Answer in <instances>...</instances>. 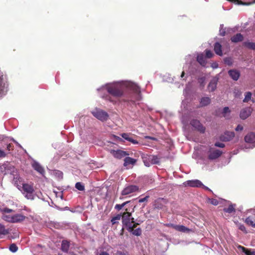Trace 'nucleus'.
I'll use <instances>...</instances> for the list:
<instances>
[{
  "instance_id": "7c9ffc66",
  "label": "nucleus",
  "mask_w": 255,
  "mask_h": 255,
  "mask_svg": "<svg viewBox=\"0 0 255 255\" xmlns=\"http://www.w3.org/2000/svg\"><path fill=\"white\" fill-rule=\"evenodd\" d=\"M69 248V243L67 241H63L61 244V250L64 252H67Z\"/></svg>"
},
{
  "instance_id": "3c124183",
  "label": "nucleus",
  "mask_w": 255,
  "mask_h": 255,
  "mask_svg": "<svg viewBox=\"0 0 255 255\" xmlns=\"http://www.w3.org/2000/svg\"><path fill=\"white\" fill-rule=\"evenodd\" d=\"M243 129V127L240 125H239L236 128H235V130L237 131H241Z\"/></svg>"
},
{
  "instance_id": "39448f33",
  "label": "nucleus",
  "mask_w": 255,
  "mask_h": 255,
  "mask_svg": "<svg viewBox=\"0 0 255 255\" xmlns=\"http://www.w3.org/2000/svg\"><path fill=\"white\" fill-rule=\"evenodd\" d=\"M94 117L102 122L106 121L109 118L108 114L102 109L96 108L91 112Z\"/></svg>"
},
{
  "instance_id": "ddd939ff",
  "label": "nucleus",
  "mask_w": 255,
  "mask_h": 255,
  "mask_svg": "<svg viewBox=\"0 0 255 255\" xmlns=\"http://www.w3.org/2000/svg\"><path fill=\"white\" fill-rule=\"evenodd\" d=\"M235 136L233 131H227L220 136V140L223 141H228L232 140Z\"/></svg>"
},
{
  "instance_id": "e2e57ef3",
  "label": "nucleus",
  "mask_w": 255,
  "mask_h": 255,
  "mask_svg": "<svg viewBox=\"0 0 255 255\" xmlns=\"http://www.w3.org/2000/svg\"><path fill=\"white\" fill-rule=\"evenodd\" d=\"M184 102L183 101L182 103V105H183L184 106Z\"/></svg>"
},
{
  "instance_id": "09e8293b",
  "label": "nucleus",
  "mask_w": 255,
  "mask_h": 255,
  "mask_svg": "<svg viewBox=\"0 0 255 255\" xmlns=\"http://www.w3.org/2000/svg\"><path fill=\"white\" fill-rule=\"evenodd\" d=\"M149 196H146L145 197L140 198L138 200L139 203H142L144 202H146L147 201L148 199L149 198Z\"/></svg>"
},
{
  "instance_id": "aec40b11",
  "label": "nucleus",
  "mask_w": 255,
  "mask_h": 255,
  "mask_svg": "<svg viewBox=\"0 0 255 255\" xmlns=\"http://www.w3.org/2000/svg\"><path fill=\"white\" fill-rule=\"evenodd\" d=\"M113 154L115 157L118 158H121L128 155L126 151L122 150H113Z\"/></svg>"
},
{
  "instance_id": "4d7b16f0",
  "label": "nucleus",
  "mask_w": 255,
  "mask_h": 255,
  "mask_svg": "<svg viewBox=\"0 0 255 255\" xmlns=\"http://www.w3.org/2000/svg\"><path fill=\"white\" fill-rule=\"evenodd\" d=\"M144 137H145V138H146V139H150L154 140H157V139L156 138L151 137V136H145Z\"/></svg>"
},
{
  "instance_id": "72a5a7b5",
  "label": "nucleus",
  "mask_w": 255,
  "mask_h": 255,
  "mask_svg": "<svg viewBox=\"0 0 255 255\" xmlns=\"http://www.w3.org/2000/svg\"><path fill=\"white\" fill-rule=\"evenodd\" d=\"M244 45L247 47L255 50V43L250 41H246L244 42Z\"/></svg>"
},
{
  "instance_id": "a18cd8bd",
  "label": "nucleus",
  "mask_w": 255,
  "mask_h": 255,
  "mask_svg": "<svg viewBox=\"0 0 255 255\" xmlns=\"http://www.w3.org/2000/svg\"><path fill=\"white\" fill-rule=\"evenodd\" d=\"M206 57L208 58H211L213 55V53L211 50H206Z\"/></svg>"
},
{
  "instance_id": "a211bd4d",
  "label": "nucleus",
  "mask_w": 255,
  "mask_h": 255,
  "mask_svg": "<svg viewBox=\"0 0 255 255\" xmlns=\"http://www.w3.org/2000/svg\"><path fill=\"white\" fill-rule=\"evenodd\" d=\"M26 218V217L20 214H17L12 215V223H19L24 221Z\"/></svg>"
},
{
  "instance_id": "c756f323",
  "label": "nucleus",
  "mask_w": 255,
  "mask_h": 255,
  "mask_svg": "<svg viewBox=\"0 0 255 255\" xmlns=\"http://www.w3.org/2000/svg\"><path fill=\"white\" fill-rule=\"evenodd\" d=\"M231 111L228 107H225L222 111L223 116L226 119H229L230 117Z\"/></svg>"
},
{
  "instance_id": "9d476101",
  "label": "nucleus",
  "mask_w": 255,
  "mask_h": 255,
  "mask_svg": "<svg viewBox=\"0 0 255 255\" xmlns=\"http://www.w3.org/2000/svg\"><path fill=\"white\" fill-rule=\"evenodd\" d=\"M185 184L193 187H201L206 190L212 191L208 187L203 185L200 180L197 179L187 181Z\"/></svg>"
},
{
  "instance_id": "6ab92c4d",
  "label": "nucleus",
  "mask_w": 255,
  "mask_h": 255,
  "mask_svg": "<svg viewBox=\"0 0 255 255\" xmlns=\"http://www.w3.org/2000/svg\"><path fill=\"white\" fill-rule=\"evenodd\" d=\"M137 224L134 223L131 225V230L127 228V230L130 233H132L133 235L139 236L141 234V230L140 228H138L135 230L134 228H135Z\"/></svg>"
},
{
  "instance_id": "4be33fe9",
  "label": "nucleus",
  "mask_w": 255,
  "mask_h": 255,
  "mask_svg": "<svg viewBox=\"0 0 255 255\" xmlns=\"http://www.w3.org/2000/svg\"><path fill=\"white\" fill-rule=\"evenodd\" d=\"M238 248L239 250L244 253L246 255H255V250L248 249L241 246H239Z\"/></svg>"
},
{
  "instance_id": "2f4dec72",
  "label": "nucleus",
  "mask_w": 255,
  "mask_h": 255,
  "mask_svg": "<svg viewBox=\"0 0 255 255\" xmlns=\"http://www.w3.org/2000/svg\"><path fill=\"white\" fill-rule=\"evenodd\" d=\"M210 103V99L209 97L202 98L200 101V104L202 106H206Z\"/></svg>"
},
{
  "instance_id": "c9c22d12",
  "label": "nucleus",
  "mask_w": 255,
  "mask_h": 255,
  "mask_svg": "<svg viewBox=\"0 0 255 255\" xmlns=\"http://www.w3.org/2000/svg\"><path fill=\"white\" fill-rule=\"evenodd\" d=\"M2 219L6 222L12 223V215H7L5 214H2Z\"/></svg>"
},
{
  "instance_id": "bf43d9fd",
  "label": "nucleus",
  "mask_w": 255,
  "mask_h": 255,
  "mask_svg": "<svg viewBox=\"0 0 255 255\" xmlns=\"http://www.w3.org/2000/svg\"><path fill=\"white\" fill-rule=\"evenodd\" d=\"M99 255H109V254L108 253H107L106 252L103 251V252H101L100 253Z\"/></svg>"
},
{
  "instance_id": "f257e3e1",
  "label": "nucleus",
  "mask_w": 255,
  "mask_h": 255,
  "mask_svg": "<svg viewBox=\"0 0 255 255\" xmlns=\"http://www.w3.org/2000/svg\"><path fill=\"white\" fill-rule=\"evenodd\" d=\"M127 90L131 91L128 100L135 102L141 100V94L139 87L135 83L129 81H120L109 83L97 89L100 96L113 102L109 96H105V92L115 98H120L124 96Z\"/></svg>"
},
{
  "instance_id": "de8ad7c7",
  "label": "nucleus",
  "mask_w": 255,
  "mask_h": 255,
  "mask_svg": "<svg viewBox=\"0 0 255 255\" xmlns=\"http://www.w3.org/2000/svg\"><path fill=\"white\" fill-rule=\"evenodd\" d=\"M214 147H219L223 148L225 147V144L224 143H221V142H216L215 143Z\"/></svg>"
},
{
  "instance_id": "58836bf2",
  "label": "nucleus",
  "mask_w": 255,
  "mask_h": 255,
  "mask_svg": "<svg viewBox=\"0 0 255 255\" xmlns=\"http://www.w3.org/2000/svg\"><path fill=\"white\" fill-rule=\"evenodd\" d=\"M75 188L79 191H84L85 187L84 185L81 182H77L75 184Z\"/></svg>"
},
{
  "instance_id": "c03bdc74",
  "label": "nucleus",
  "mask_w": 255,
  "mask_h": 255,
  "mask_svg": "<svg viewBox=\"0 0 255 255\" xmlns=\"http://www.w3.org/2000/svg\"><path fill=\"white\" fill-rule=\"evenodd\" d=\"M223 24H221L220 25V35L223 36H225V33H226V31H225V29L223 28Z\"/></svg>"
},
{
  "instance_id": "5701e85b",
  "label": "nucleus",
  "mask_w": 255,
  "mask_h": 255,
  "mask_svg": "<svg viewBox=\"0 0 255 255\" xmlns=\"http://www.w3.org/2000/svg\"><path fill=\"white\" fill-rule=\"evenodd\" d=\"M197 61L202 66L204 67L206 65L207 62L203 53L197 54Z\"/></svg>"
},
{
  "instance_id": "603ef678",
  "label": "nucleus",
  "mask_w": 255,
  "mask_h": 255,
  "mask_svg": "<svg viewBox=\"0 0 255 255\" xmlns=\"http://www.w3.org/2000/svg\"><path fill=\"white\" fill-rule=\"evenodd\" d=\"M166 226L168 227H171V228H174L176 230V227H177L178 225H174V224H168L166 225Z\"/></svg>"
},
{
  "instance_id": "a878e982",
  "label": "nucleus",
  "mask_w": 255,
  "mask_h": 255,
  "mask_svg": "<svg viewBox=\"0 0 255 255\" xmlns=\"http://www.w3.org/2000/svg\"><path fill=\"white\" fill-rule=\"evenodd\" d=\"M214 51L217 55L219 56L222 55V46L219 43H215L214 45Z\"/></svg>"
},
{
  "instance_id": "4468645a",
  "label": "nucleus",
  "mask_w": 255,
  "mask_h": 255,
  "mask_svg": "<svg viewBox=\"0 0 255 255\" xmlns=\"http://www.w3.org/2000/svg\"><path fill=\"white\" fill-rule=\"evenodd\" d=\"M252 109L251 107H247L242 109L240 112V118L245 120L248 118L252 112Z\"/></svg>"
},
{
  "instance_id": "8fccbe9b",
  "label": "nucleus",
  "mask_w": 255,
  "mask_h": 255,
  "mask_svg": "<svg viewBox=\"0 0 255 255\" xmlns=\"http://www.w3.org/2000/svg\"><path fill=\"white\" fill-rule=\"evenodd\" d=\"M6 155V153L2 150L0 149V158L4 157Z\"/></svg>"
},
{
  "instance_id": "cd10ccee",
  "label": "nucleus",
  "mask_w": 255,
  "mask_h": 255,
  "mask_svg": "<svg viewBox=\"0 0 255 255\" xmlns=\"http://www.w3.org/2000/svg\"><path fill=\"white\" fill-rule=\"evenodd\" d=\"M176 227V230L183 233H188L191 231L190 229L183 225H178Z\"/></svg>"
},
{
  "instance_id": "ea45409f",
  "label": "nucleus",
  "mask_w": 255,
  "mask_h": 255,
  "mask_svg": "<svg viewBox=\"0 0 255 255\" xmlns=\"http://www.w3.org/2000/svg\"><path fill=\"white\" fill-rule=\"evenodd\" d=\"M129 201H127L124 203H123L122 204H116L115 205V208L117 210H121L126 204L128 203Z\"/></svg>"
},
{
  "instance_id": "7ed1b4c3",
  "label": "nucleus",
  "mask_w": 255,
  "mask_h": 255,
  "mask_svg": "<svg viewBox=\"0 0 255 255\" xmlns=\"http://www.w3.org/2000/svg\"><path fill=\"white\" fill-rule=\"evenodd\" d=\"M8 90V84L2 72L0 70V98L5 96Z\"/></svg>"
},
{
  "instance_id": "79ce46f5",
  "label": "nucleus",
  "mask_w": 255,
  "mask_h": 255,
  "mask_svg": "<svg viewBox=\"0 0 255 255\" xmlns=\"http://www.w3.org/2000/svg\"><path fill=\"white\" fill-rule=\"evenodd\" d=\"M225 63L228 65H232L233 64V60L231 58L228 57L224 59Z\"/></svg>"
},
{
  "instance_id": "37998d69",
  "label": "nucleus",
  "mask_w": 255,
  "mask_h": 255,
  "mask_svg": "<svg viewBox=\"0 0 255 255\" xmlns=\"http://www.w3.org/2000/svg\"><path fill=\"white\" fill-rule=\"evenodd\" d=\"M13 211L12 209H8L7 208H5L2 209H0V212H2V214H4L5 213H9L12 212Z\"/></svg>"
},
{
  "instance_id": "f03ea898",
  "label": "nucleus",
  "mask_w": 255,
  "mask_h": 255,
  "mask_svg": "<svg viewBox=\"0 0 255 255\" xmlns=\"http://www.w3.org/2000/svg\"><path fill=\"white\" fill-rule=\"evenodd\" d=\"M223 154V151L216 147H209L207 151V158L210 161H214L218 159Z\"/></svg>"
},
{
  "instance_id": "2eb2a0df",
  "label": "nucleus",
  "mask_w": 255,
  "mask_h": 255,
  "mask_svg": "<svg viewBox=\"0 0 255 255\" xmlns=\"http://www.w3.org/2000/svg\"><path fill=\"white\" fill-rule=\"evenodd\" d=\"M245 140L247 143H250L252 144V146L251 147L253 148L255 146V134L254 133L251 132L248 134L245 137Z\"/></svg>"
},
{
  "instance_id": "0e129e2a",
  "label": "nucleus",
  "mask_w": 255,
  "mask_h": 255,
  "mask_svg": "<svg viewBox=\"0 0 255 255\" xmlns=\"http://www.w3.org/2000/svg\"><path fill=\"white\" fill-rule=\"evenodd\" d=\"M187 87H186V89H185V92H186V91H187Z\"/></svg>"
},
{
  "instance_id": "423d86ee",
  "label": "nucleus",
  "mask_w": 255,
  "mask_h": 255,
  "mask_svg": "<svg viewBox=\"0 0 255 255\" xmlns=\"http://www.w3.org/2000/svg\"><path fill=\"white\" fill-rule=\"evenodd\" d=\"M245 214L247 216L245 222L249 225L255 228V208L248 210L245 212Z\"/></svg>"
},
{
  "instance_id": "69168bd1",
  "label": "nucleus",
  "mask_w": 255,
  "mask_h": 255,
  "mask_svg": "<svg viewBox=\"0 0 255 255\" xmlns=\"http://www.w3.org/2000/svg\"><path fill=\"white\" fill-rule=\"evenodd\" d=\"M255 1L253 3H255Z\"/></svg>"
},
{
  "instance_id": "e433bc0d",
  "label": "nucleus",
  "mask_w": 255,
  "mask_h": 255,
  "mask_svg": "<svg viewBox=\"0 0 255 255\" xmlns=\"http://www.w3.org/2000/svg\"><path fill=\"white\" fill-rule=\"evenodd\" d=\"M235 223H236V225L237 226V227L240 229L241 231L245 232V233H247V231H246V229L245 227V226L241 224V223H240L239 222H235Z\"/></svg>"
},
{
  "instance_id": "20e7f679",
  "label": "nucleus",
  "mask_w": 255,
  "mask_h": 255,
  "mask_svg": "<svg viewBox=\"0 0 255 255\" xmlns=\"http://www.w3.org/2000/svg\"><path fill=\"white\" fill-rule=\"evenodd\" d=\"M121 218L125 228L131 230V225L134 223V218H131V214L128 212H124Z\"/></svg>"
},
{
  "instance_id": "9b49d317",
  "label": "nucleus",
  "mask_w": 255,
  "mask_h": 255,
  "mask_svg": "<svg viewBox=\"0 0 255 255\" xmlns=\"http://www.w3.org/2000/svg\"><path fill=\"white\" fill-rule=\"evenodd\" d=\"M191 126L194 129L198 131L200 133H203L205 131L206 128L203 125L197 120H192L190 122Z\"/></svg>"
},
{
  "instance_id": "412c9836",
  "label": "nucleus",
  "mask_w": 255,
  "mask_h": 255,
  "mask_svg": "<svg viewBox=\"0 0 255 255\" xmlns=\"http://www.w3.org/2000/svg\"><path fill=\"white\" fill-rule=\"evenodd\" d=\"M32 166L35 170H36L40 174L43 175L44 173V169L38 162L34 161L32 163Z\"/></svg>"
},
{
  "instance_id": "f3484780",
  "label": "nucleus",
  "mask_w": 255,
  "mask_h": 255,
  "mask_svg": "<svg viewBox=\"0 0 255 255\" xmlns=\"http://www.w3.org/2000/svg\"><path fill=\"white\" fill-rule=\"evenodd\" d=\"M228 74L231 78L234 81H237L240 76V72L236 69L229 70Z\"/></svg>"
},
{
  "instance_id": "dca6fc26",
  "label": "nucleus",
  "mask_w": 255,
  "mask_h": 255,
  "mask_svg": "<svg viewBox=\"0 0 255 255\" xmlns=\"http://www.w3.org/2000/svg\"><path fill=\"white\" fill-rule=\"evenodd\" d=\"M218 81V78L214 77L210 82L208 86V89L210 92H213L215 90L217 87V84Z\"/></svg>"
},
{
  "instance_id": "13d9d810",
  "label": "nucleus",
  "mask_w": 255,
  "mask_h": 255,
  "mask_svg": "<svg viewBox=\"0 0 255 255\" xmlns=\"http://www.w3.org/2000/svg\"><path fill=\"white\" fill-rule=\"evenodd\" d=\"M212 67L215 69V68H217L218 67V64L216 63H214L212 64Z\"/></svg>"
},
{
  "instance_id": "0eeeda50",
  "label": "nucleus",
  "mask_w": 255,
  "mask_h": 255,
  "mask_svg": "<svg viewBox=\"0 0 255 255\" xmlns=\"http://www.w3.org/2000/svg\"><path fill=\"white\" fill-rule=\"evenodd\" d=\"M142 159L144 165L147 167L150 166L151 164H157L159 162L158 158L153 155H144Z\"/></svg>"
},
{
  "instance_id": "f8f14e48",
  "label": "nucleus",
  "mask_w": 255,
  "mask_h": 255,
  "mask_svg": "<svg viewBox=\"0 0 255 255\" xmlns=\"http://www.w3.org/2000/svg\"><path fill=\"white\" fill-rule=\"evenodd\" d=\"M139 190L138 187L136 185H131L126 186L122 191V195H128L131 193H135Z\"/></svg>"
},
{
  "instance_id": "49530a36",
  "label": "nucleus",
  "mask_w": 255,
  "mask_h": 255,
  "mask_svg": "<svg viewBox=\"0 0 255 255\" xmlns=\"http://www.w3.org/2000/svg\"><path fill=\"white\" fill-rule=\"evenodd\" d=\"M209 202L213 205H217L218 204V201L216 199H209Z\"/></svg>"
},
{
  "instance_id": "5fc2aeb1",
  "label": "nucleus",
  "mask_w": 255,
  "mask_h": 255,
  "mask_svg": "<svg viewBox=\"0 0 255 255\" xmlns=\"http://www.w3.org/2000/svg\"><path fill=\"white\" fill-rule=\"evenodd\" d=\"M114 255H126V254L124 252L117 251Z\"/></svg>"
},
{
  "instance_id": "052dcab7",
  "label": "nucleus",
  "mask_w": 255,
  "mask_h": 255,
  "mask_svg": "<svg viewBox=\"0 0 255 255\" xmlns=\"http://www.w3.org/2000/svg\"><path fill=\"white\" fill-rule=\"evenodd\" d=\"M204 79H203V78H201V79H199V82L200 83H201V86H202V87H204V85H202V83H203V82H204Z\"/></svg>"
},
{
  "instance_id": "b1692460",
  "label": "nucleus",
  "mask_w": 255,
  "mask_h": 255,
  "mask_svg": "<svg viewBox=\"0 0 255 255\" xmlns=\"http://www.w3.org/2000/svg\"><path fill=\"white\" fill-rule=\"evenodd\" d=\"M136 162V160L130 157H126L124 159V165L128 166L129 165H133Z\"/></svg>"
},
{
  "instance_id": "6e6552de",
  "label": "nucleus",
  "mask_w": 255,
  "mask_h": 255,
  "mask_svg": "<svg viewBox=\"0 0 255 255\" xmlns=\"http://www.w3.org/2000/svg\"><path fill=\"white\" fill-rule=\"evenodd\" d=\"M23 194L28 199H34V189L32 185L28 184H23L22 185Z\"/></svg>"
},
{
  "instance_id": "393cba45",
  "label": "nucleus",
  "mask_w": 255,
  "mask_h": 255,
  "mask_svg": "<svg viewBox=\"0 0 255 255\" xmlns=\"http://www.w3.org/2000/svg\"><path fill=\"white\" fill-rule=\"evenodd\" d=\"M122 136L126 140L131 142L132 143L134 144H136L138 143V142L137 140L133 139L128 133H123L122 134Z\"/></svg>"
},
{
  "instance_id": "864d4df0",
  "label": "nucleus",
  "mask_w": 255,
  "mask_h": 255,
  "mask_svg": "<svg viewBox=\"0 0 255 255\" xmlns=\"http://www.w3.org/2000/svg\"><path fill=\"white\" fill-rule=\"evenodd\" d=\"M56 174L58 176V177L60 178H62L63 173L60 171H57L56 172Z\"/></svg>"
},
{
  "instance_id": "bb28decb",
  "label": "nucleus",
  "mask_w": 255,
  "mask_h": 255,
  "mask_svg": "<svg viewBox=\"0 0 255 255\" xmlns=\"http://www.w3.org/2000/svg\"><path fill=\"white\" fill-rule=\"evenodd\" d=\"M231 39L233 42H238L242 41L243 40V36L241 33H238L236 35L233 36Z\"/></svg>"
},
{
  "instance_id": "680f3d73",
  "label": "nucleus",
  "mask_w": 255,
  "mask_h": 255,
  "mask_svg": "<svg viewBox=\"0 0 255 255\" xmlns=\"http://www.w3.org/2000/svg\"><path fill=\"white\" fill-rule=\"evenodd\" d=\"M12 140L19 146L21 147V145L15 140H14L13 139H12Z\"/></svg>"
},
{
  "instance_id": "f704fd0d",
  "label": "nucleus",
  "mask_w": 255,
  "mask_h": 255,
  "mask_svg": "<svg viewBox=\"0 0 255 255\" xmlns=\"http://www.w3.org/2000/svg\"><path fill=\"white\" fill-rule=\"evenodd\" d=\"M252 94L250 92H246L245 94V98L243 100V102L245 103L248 102L251 100Z\"/></svg>"
},
{
  "instance_id": "473e14b6",
  "label": "nucleus",
  "mask_w": 255,
  "mask_h": 255,
  "mask_svg": "<svg viewBox=\"0 0 255 255\" xmlns=\"http://www.w3.org/2000/svg\"><path fill=\"white\" fill-rule=\"evenodd\" d=\"M8 233V231L5 228V227L0 224V238L2 235H5Z\"/></svg>"
},
{
  "instance_id": "6e6d98bb",
  "label": "nucleus",
  "mask_w": 255,
  "mask_h": 255,
  "mask_svg": "<svg viewBox=\"0 0 255 255\" xmlns=\"http://www.w3.org/2000/svg\"><path fill=\"white\" fill-rule=\"evenodd\" d=\"M6 149L8 151H10L13 149V146L11 145V144H8L7 145Z\"/></svg>"
},
{
  "instance_id": "1a4fd4ad",
  "label": "nucleus",
  "mask_w": 255,
  "mask_h": 255,
  "mask_svg": "<svg viewBox=\"0 0 255 255\" xmlns=\"http://www.w3.org/2000/svg\"><path fill=\"white\" fill-rule=\"evenodd\" d=\"M194 56L189 55L186 57V64L183 67V71L181 75V77L183 78L185 75V71L187 73H190L191 70L190 69V66L192 65V62H195Z\"/></svg>"
},
{
  "instance_id": "a19ab883",
  "label": "nucleus",
  "mask_w": 255,
  "mask_h": 255,
  "mask_svg": "<svg viewBox=\"0 0 255 255\" xmlns=\"http://www.w3.org/2000/svg\"><path fill=\"white\" fill-rule=\"evenodd\" d=\"M9 249L11 252L15 253L17 251L18 248L15 244H13L9 246Z\"/></svg>"
},
{
  "instance_id": "c85d7f7f",
  "label": "nucleus",
  "mask_w": 255,
  "mask_h": 255,
  "mask_svg": "<svg viewBox=\"0 0 255 255\" xmlns=\"http://www.w3.org/2000/svg\"><path fill=\"white\" fill-rule=\"evenodd\" d=\"M223 211L225 212L228 213H232L235 212V205L230 204L228 208H225L223 209Z\"/></svg>"
},
{
  "instance_id": "4c0bfd02",
  "label": "nucleus",
  "mask_w": 255,
  "mask_h": 255,
  "mask_svg": "<svg viewBox=\"0 0 255 255\" xmlns=\"http://www.w3.org/2000/svg\"><path fill=\"white\" fill-rule=\"evenodd\" d=\"M121 218V215L120 214L117 215L115 217H113L111 220V222L113 225L118 223V221H119Z\"/></svg>"
}]
</instances>
